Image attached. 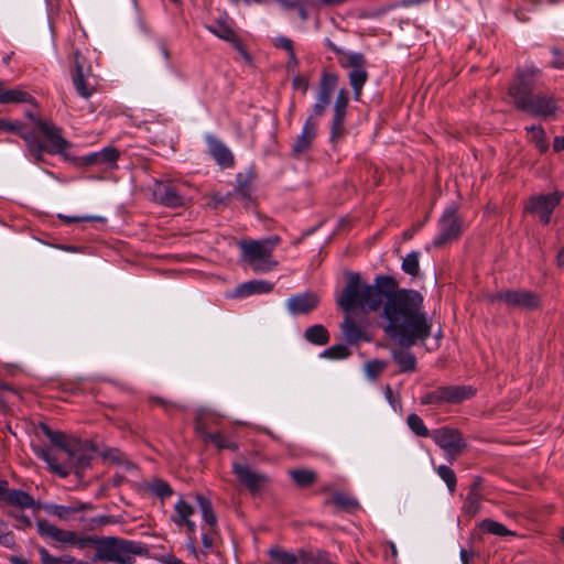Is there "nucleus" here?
<instances>
[{
    "instance_id": "obj_9",
    "label": "nucleus",
    "mask_w": 564,
    "mask_h": 564,
    "mask_svg": "<svg viewBox=\"0 0 564 564\" xmlns=\"http://www.w3.org/2000/svg\"><path fill=\"white\" fill-rule=\"evenodd\" d=\"M431 436L451 460L459 456L466 447L460 432L454 429L441 427L434 430Z\"/></svg>"
},
{
    "instance_id": "obj_11",
    "label": "nucleus",
    "mask_w": 564,
    "mask_h": 564,
    "mask_svg": "<svg viewBox=\"0 0 564 564\" xmlns=\"http://www.w3.org/2000/svg\"><path fill=\"white\" fill-rule=\"evenodd\" d=\"M474 390L468 387H442L422 398L423 404L458 403L469 399Z\"/></svg>"
},
{
    "instance_id": "obj_20",
    "label": "nucleus",
    "mask_w": 564,
    "mask_h": 564,
    "mask_svg": "<svg viewBox=\"0 0 564 564\" xmlns=\"http://www.w3.org/2000/svg\"><path fill=\"white\" fill-rule=\"evenodd\" d=\"M89 75V69L84 67V65L80 62L79 54L76 53L73 84L77 94L85 99H88L94 93L93 86L88 83Z\"/></svg>"
},
{
    "instance_id": "obj_30",
    "label": "nucleus",
    "mask_w": 564,
    "mask_h": 564,
    "mask_svg": "<svg viewBox=\"0 0 564 564\" xmlns=\"http://www.w3.org/2000/svg\"><path fill=\"white\" fill-rule=\"evenodd\" d=\"M37 552L43 564H84V561L72 555L53 556L44 547H39Z\"/></svg>"
},
{
    "instance_id": "obj_35",
    "label": "nucleus",
    "mask_w": 564,
    "mask_h": 564,
    "mask_svg": "<svg viewBox=\"0 0 564 564\" xmlns=\"http://www.w3.org/2000/svg\"><path fill=\"white\" fill-rule=\"evenodd\" d=\"M530 140L534 142L540 152H546L549 149V142L545 137V132L541 127L528 128Z\"/></svg>"
},
{
    "instance_id": "obj_50",
    "label": "nucleus",
    "mask_w": 564,
    "mask_h": 564,
    "mask_svg": "<svg viewBox=\"0 0 564 564\" xmlns=\"http://www.w3.org/2000/svg\"><path fill=\"white\" fill-rule=\"evenodd\" d=\"M47 510L50 513H52L61 519H65V518H67L68 514L77 512L79 509L73 508V507L61 506V505H53V506L48 507Z\"/></svg>"
},
{
    "instance_id": "obj_46",
    "label": "nucleus",
    "mask_w": 564,
    "mask_h": 564,
    "mask_svg": "<svg viewBox=\"0 0 564 564\" xmlns=\"http://www.w3.org/2000/svg\"><path fill=\"white\" fill-rule=\"evenodd\" d=\"M437 474L446 482L448 489L453 491L456 485L455 473L448 466L442 465L437 468Z\"/></svg>"
},
{
    "instance_id": "obj_17",
    "label": "nucleus",
    "mask_w": 564,
    "mask_h": 564,
    "mask_svg": "<svg viewBox=\"0 0 564 564\" xmlns=\"http://www.w3.org/2000/svg\"><path fill=\"white\" fill-rule=\"evenodd\" d=\"M152 195L155 202L169 207H176L183 204V197L176 187L169 182H155Z\"/></svg>"
},
{
    "instance_id": "obj_57",
    "label": "nucleus",
    "mask_w": 564,
    "mask_h": 564,
    "mask_svg": "<svg viewBox=\"0 0 564 564\" xmlns=\"http://www.w3.org/2000/svg\"><path fill=\"white\" fill-rule=\"evenodd\" d=\"M552 65L555 68L564 67V53L558 50H553V61Z\"/></svg>"
},
{
    "instance_id": "obj_42",
    "label": "nucleus",
    "mask_w": 564,
    "mask_h": 564,
    "mask_svg": "<svg viewBox=\"0 0 564 564\" xmlns=\"http://www.w3.org/2000/svg\"><path fill=\"white\" fill-rule=\"evenodd\" d=\"M344 120L345 116L334 115L330 130V140L333 142L338 141L345 134Z\"/></svg>"
},
{
    "instance_id": "obj_63",
    "label": "nucleus",
    "mask_w": 564,
    "mask_h": 564,
    "mask_svg": "<svg viewBox=\"0 0 564 564\" xmlns=\"http://www.w3.org/2000/svg\"><path fill=\"white\" fill-rule=\"evenodd\" d=\"M15 129L13 123L10 122H0V130L13 131Z\"/></svg>"
},
{
    "instance_id": "obj_29",
    "label": "nucleus",
    "mask_w": 564,
    "mask_h": 564,
    "mask_svg": "<svg viewBox=\"0 0 564 564\" xmlns=\"http://www.w3.org/2000/svg\"><path fill=\"white\" fill-rule=\"evenodd\" d=\"M2 501L12 503L20 508H30L34 503L33 498L26 492L21 490H9L8 488Z\"/></svg>"
},
{
    "instance_id": "obj_28",
    "label": "nucleus",
    "mask_w": 564,
    "mask_h": 564,
    "mask_svg": "<svg viewBox=\"0 0 564 564\" xmlns=\"http://www.w3.org/2000/svg\"><path fill=\"white\" fill-rule=\"evenodd\" d=\"M341 332L345 338L352 344L360 340H369L365 332L350 317H346L343 322Z\"/></svg>"
},
{
    "instance_id": "obj_21",
    "label": "nucleus",
    "mask_w": 564,
    "mask_h": 564,
    "mask_svg": "<svg viewBox=\"0 0 564 564\" xmlns=\"http://www.w3.org/2000/svg\"><path fill=\"white\" fill-rule=\"evenodd\" d=\"M338 83V76L333 73H327L323 75L321 83V91L318 95V99L314 105V112L317 116H322L330 100L332 93Z\"/></svg>"
},
{
    "instance_id": "obj_39",
    "label": "nucleus",
    "mask_w": 564,
    "mask_h": 564,
    "mask_svg": "<svg viewBox=\"0 0 564 564\" xmlns=\"http://www.w3.org/2000/svg\"><path fill=\"white\" fill-rule=\"evenodd\" d=\"M148 488L162 500L169 498L173 492L169 484L161 479H154L148 485Z\"/></svg>"
},
{
    "instance_id": "obj_27",
    "label": "nucleus",
    "mask_w": 564,
    "mask_h": 564,
    "mask_svg": "<svg viewBox=\"0 0 564 564\" xmlns=\"http://www.w3.org/2000/svg\"><path fill=\"white\" fill-rule=\"evenodd\" d=\"M270 562L268 564H297L300 563V552L294 554L280 546H272L268 550Z\"/></svg>"
},
{
    "instance_id": "obj_47",
    "label": "nucleus",
    "mask_w": 564,
    "mask_h": 564,
    "mask_svg": "<svg viewBox=\"0 0 564 564\" xmlns=\"http://www.w3.org/2000/svg\"><path fill=\"white\" fill-rule=\"evenodd\" d=\"M348 105V91L346 89L339 90L334 105V115L346 116V108Z\"/></svg>"
},
{
    "instance_id": "obj_51",
    "label": "nucleus",
    "mask_w": 564,
    "mask_h": 564,
    "mask_svg": "<svg viewBox=\"0 0 564 564\" xmlns=\"http://www.w3.org/2000/svg\"><path fill=\"white\" fill-rule=\"evenodd\" d=\"M36 527H37L40 534L51 538L53 540L55 539L56 532L58 530L57 527L51 524L50 522H47L45 520L37 521Z\"/></svg>"
},
{
    "instance_id": "obj_58",
    "label": "nucleus",
    "mask_w": 564,
    "mask_h": 564,
    "mask_svg": "<svg viewBox=\"0 0 564 564\" xmlns=\"http://www.w3.org/2000/svg\"><path fill=\"white\" fill-rule=\"evenodd\" d=\"M65 219L70 221H89V220H97V221H104L105 218L100 216H83V217H65Z\"/></svg>"
},
{
    "instance_id": "obj_10",
    "label": "nucleus",
    "mask_w": 564,
    "mask_h": 564,
    "mask_svg": "<svg viewBox=\"0 0 564 564\" xmlns=\"http://www.w3.org/2000/svg\"><path fill=\"white\" fill-rule=\"evenodd\" d=\"M562 197L563 194L560 192L546 195H534L529 198L525 205V212L536 216L542 223L547 224L550 221L551 214L560 204Z\"/></svg>"
},
{
    "instance_id": "obj_41",
    "label": "nucleus",
    "mask_w": 564,
    "mask_h": 564,
    "mask_svg": "<svg viewBox=\"0 0 564 564\" xmlns=\"http://www.w3.org/2000/svg\"><path fill=\"white\" fill-rule=\"evenodd\" d=\"M408 425L417 436H427L429 430L423 423L422 419L416 414H410L408 416Z\"/></svg>"
},
{
    "instance_id": "obj_32",
    "label": "nucleus",
    "mask_w": 564,
    "mask_h": 564,
    "mask_svg": "<svg viewBox=\"0 0 564 564\" xmlns=\"http://www.w3.org/2000/svg\"><path fill=\"white\" fill-rule=\"evenodd\" d=\"M300 563L301 564H335L333 563L326 553L321 551H305L300 550Z\"/></svg>"
},
{
    "instance_id": "obj_15",
    "label": "nucleus",
    "mask_w": 564,
    "mask_h": 564,
    "mask_svg": "<svg viewBox=\"0 0 564 564\" xmlns=\"http://www.w3.org/2000/svg\"><path fill=\"white\" fill-rule=\"evenodd\" d=\"M497 297L507 305L523 310H530L539 306V297L529 291H506L500 292Z\"/></svg>"
},
{
    "instance_id": "obj_25",
    "label": "nucleus",
    "mask_w": 564,
    "mask_h": 564,
    "mask_svg": "<svg viewBox=\"0 0 564 564\" xmlns=\"http://www.w3.org/2000/svg\"><path fill=\"white\" fill-rule=\"evenodd\" d=\"M394 344L398 345L395 341ZM399 346L401 348L391 349L394 361L399 365L401 371H413L415 369L416 360L414 355L408 349L411 346H403L400 344Z\"/></svg>"
},
{
    "instance_id": "obj_24",
    "label": "nucleus",
    "mask_w": 564,
    "mask_h": 564,
    "mask_svg": "<svg viewBox=\"0 0 564 564\" xmlns=\"http://www.w3.org/2000/svg\"><path fill=\"white\" fill-rule=\"evenodd\" d=\"M40 429L44 435L58 448L61 455H64L65 452L73 451L70 445L75 438H70L59 431H52L46 424H41Z\"/></svg>"
},
{
    "instance_id": "obj_22",
    "label": "nucleus",
    "mask_w": 564,
    "mask_h": 564,
    "mask_svg": "<svg viewBox=\"0 0 564 564\" xmlns=\"http://www.w3.org/2000/svg\"><path fill=\"white\" fill-rule=\"evenodd\" d=\"M273 284L263 280H251L238 285L231 296L247 297L253 294H264L271 292Z\"/></svg>"
},
{
    "instance_id": "obj_59",
    "label": "nucleus",
    "mask_w": 564,
    "mask_h": 564,
    "mask_svg": "<svg viewBox=\"0 0 564 564\" xmlns=\"http://www.w3.org/2000/svg\"><path fill=\"white\" fill-rule=\"evenodd\" d=\"M13 543L12 536L9 533H4L3 529L0 531V544L10 546Z\"/></svg>"
},
{
    "instance_id": "obj_33",
    "label": "nucleus",
    "mask_w": 564,
    "mask_h": 564,
    "mask_svg": "<svg viewBox=\"0 0 564 564\" xmlns=\"http://www.w3.org/2000/svg\"><path fill=\"white\" fill-rule=\"evenodd\" d=\"M31 99V96L21 89H7L3 87L1 93L0 104H18V102H28Z\"/></svg>"
},
{
    "instance_id": "obj_40",
    "label": "nucleus",
    "mask_w": 564,
    "mask_h": 564,
    "mask_svg": "<svg viewBox=\"0 0 564 564\" xmlns=\"http://www.w3.org/2000/svg\"><path fill=\"white\" fill-rule=\"evenodd\" d=\"M386 361L375 359L366 362L364 368L366 376L369 379L375 380L386 369Z\"/></svg>"
},
{
    "instance_id": "obj_37",
    "label": "nucleus",
    "mask_w": 564,
    "mask_h": 564,
    "mask_svg": "<svg viewBox=\"0 0 564 564\" xmlns=\"http://www.w3.org/2000/svg\"><path fill=\"white\" fill-rule=\"evenodd\" d=\"M419 258H420V253L416 251L409 253L403 259V262H402L403 271L413 276L417 275V273L420 271Z\"/></svg>"
},
{
    "instance_id": "obj_54",
    "label": "nucleus",
    "mask_w": 564,
    "mask_h": 564,
    "mask_svg": "<svg viewBox=\"0 0 564 564\" xmlns=\"http://www.w3.org/2000/svg\"><path fill=\"white\" fill-rule=\"evenodd\" d=\"M75 532L59 529L56 532L55 541L62 543L63 545H70L73 541Z\"/></svg>"
},
{
    "instance_id": "obj_45",
    "label": "nucleus",
    "mask_w": 564,
    "mask_h": 564,
    "mask_svg": "<svg viewBox=\"0 0 564 564\" xmlns=\"http://www.w3.org/2000/svg\"><path fill=\"white\" fill-rule=\"evenodd\" d=\"M480 496L477 492H470L465 501L464 510L470 517H474L480 508Z\"/></svg>"
},
{
    "instance_id": "obj_31",
    "label": "nucleus",
    "mask_w": 564,
    "mask_h": 564,
    "mask_svg": "<svg viewBox=\"0 0 564 564\" xmlns=\"http://www.w3.org/2000/svg\"><path fill=\"white\" fill-rule=\"evenodd\" d=\"M304 337L312 344L326 345L329 340L327 329L323 325H313L305 330Z\"/></svg>"
},
{
    "instance_id": "obj_13",
    "label": "nucleus",
    "mask_w": 564,
    "mask_h": 564,
    "mask_svg": "<svg viewBox=\"0 0 564 564\" xmlns=\"http://www.w3.org/2000/svg\"><path fill=\"white\" fill-rule=\"evenodd\" d=\"M518 100L520 109L543 118L554 117L558 109L556 101L550 96L538 95L529 100L521 97Z\"/></svg>"
},
{
    "instance_id": "obj_36",
    "label": "nucleus",
    "mask_w": 564,
    "mask_h": 564,
    "mask_svg": "<svg viewBox=\"0 0 564 564\" xmlns=\"http://www.w3.org/2000/svg\"><path fill=\"white\" fill-rule=\"evenodd\" d=\"M479 528L484 532H488L499 536L511 534V532L503 524L489 519L482 520L479 524Z\"/></svg>"
},
{
    "instance_id": "obj_18",
    "label": "nucleus",
    "mask_w": 564,
    "mask_h": 564,
    "mask_svg": "<svg viewBox=\"0 0 564 564\" xmlns=\"http://www.w3.org/2000/svg\"><path fill=\"white\" fill-rule=\"evenodd\" d=\"M317 134V123L313 118H307L305 121L302 132L296 137L292 151L293 154L300 156L306 153L316 138Z\"/></svg>"
},
{
    "instance_id": "obj_55",
    "label": "nucleus",
    "mask_w": 564,
    "mask_h": 564,
    "mask_svg": "<svg viewBox=\"0 0 564 564\" xmlns=\"http://www.w3.org/2000/svg\"><path fill=\"white\" fill-rule=\"evenodd\" d=\"M293 88L305 94L308 88V79L305 76L297 75L293 79Z\"/></svg>"
},
{
    "instance_id": "obj_4",
    "label": "nucleus",
    "mask_w": 564,
    "mask_h": 564,
    "mask_svg": "<svg viewBox=\"0 0 564 564\" xmlns=\"http://www.w3.org/2000/svg\"><path fill=\"white\" fill-rule=\"evenodd\" d=\"M200 511L202 517L207 525L210 524L212 514H210V505L209 501L205 498H198L197 508L188 502L187 500L180 498L174 506V513L172 516V521L178 527H186L188 532V550L196 555V539L194 538L196 531V524L193 521V517Z\"/></svg>"
},
{
    "instance_id": "obj_43",
    "label": "nucleus",
    "mask_w": 564,
    "mask_h": 564,
    "mask_svg": "<svg viewBox=\"0 0 564 564\" xmlns=\"http://www.w3.org/2000/svg\"><path fill=\"white\" fill-rule=\"evenodd\" d=\"M332 502L346 510H352L358 507V502L344 492L335 494L332 498Z\"/></svg>"
},
{
    "instance_id": "obj_23",
    "label": "nucleus",
    "mask_w": 564,
    "mask_h": 564,
    "mask_svg": "<svg viewBox=\"0 0 564 564\" xmlns=\"http://www.w3.org/2000/svg\"><path fill=\"white\" fill-rule=\"evenodd\" d=\"M214 162L221 169H234L236 160L232 151L223 142L214 140Z\"/></svg>"
},
{
    "instance_id": "obj_61",
    "label": "nucleus",
    "mask_w": 564,
    "mask_h": 564,
    "mask_svg": "<svg viewBox=\"0 0 564 564\" xmlns=\"http://www.w3.org/2000/svg\"><path fill=\"white\" fill-rule=\"evenodd\" d=\"M202 540H203V544L204 546L208 550L212 547V541L208 536V532L207 531H204L203 532V535H202Z\"/></svg>"
},
{
    "instance_id": "obj_26",
    "label": "nucleus",
    "mask_w": 564,
    "mask_h": 564,
    "mask_svg": "<svg viewBox=\"0 0 564 564\" xmlns=\"http://www.w3.org/2000/svg\"><path fill=\"white\" fill-rule=\"evenodd\" d=\"M118 158V150L112 147H107L98 152L88 154L86 162L89 164H105L106 166H112Z\"/></svg>"
},
{
    "instance_id": "obj_19",
    "label": "nucleus",
    "mask_w": 564,
    "mask_h": 564,
    "mask_svg": "<svg viewBox=\"0 0 564 564\" xmlns=\"http://www.w3.org/2000/svg\"><path fill=\"white\" fill-rule=\"evenodd\" d=\"M318 302L315 293H302L288 299L286 307L292 315L308 314L316 308Z\"/></svg>"
},
{
    "instance_id": "obj_56",
    "label": "nucleus",
    "mask_w": 564,
    "mask_h": 564,
    "mask_svg": "<svg viewBox=\"0 0 564 564\" xmlns=\"http://www.w3.org/2000/svg\"><path fill=\"white\" fill-rule=\"evenodd\" d=\"M214 445H216L219 448H228L235 451L237 448V445L228 440H226L221 435H214Z\"/></svg>"
},
{
    "instance_id": "obj_12",
    "label": "nucleus",
    "mask_w": 564,
    "mask_h": 564,
    "mask_svg": "<svg viewBox=\"0 0 564 564\" xmlns=\"http://www.w3.org/2000/svg\"><path fill=\"white\" fill-rule=\"evenodd\" d=\"M462 231V223L457 215V208L452 205L446 208L441 220H440V234L434 239L433 243L436 247H441L454 239H456Z\"/></svg>"
},
{
    "instance_id": "obj_2",
    "label": "nucleus",
    "mask_w": 564,
    "mask_h": 564,
    "mask_svg": "<svg viewBox=\"0 0 564 564\" xmlns=\"http://www.w3.org/2000/svg\"><path fill=\"white\" fill-rule=\"evenodd\" d=\"M70 452H65L61 459L59 456L55 455L51 448L47 447H34L35 454L43 459L50 467V469L62 477H66L72 470L85 469L91 459L90 449L86 444L75 440L70 445Z\"/></svg>"
},
{
    "instance_id": "obj_14",
    "label": "nucleus",
    "mask_w": 564,
    "mask_h": 564,
    "mask_svg": "<svg viewBox=\"0 0 564 564\" xmlns=\"http://www.w3.org/2000/svg\"><path fill=\"white\" fill-rule=\"evenodd\" d=\"M235 474L239 481L248 487L252 492L262 490L270 481L269 477L264 474L251 470L247 465L235 464Z\"/></svg>"
},
{
    "instance_id": "obj_6",
    "label": "nucleus",
    "mask_w": 564,
    "mask_h": 564,
    "mask_svg": "<svg viewBox=\"0 0 564 564\" xmlns=\"http://www.w3.org/2000/svg\"><path fill=\"white\" fill-rule=\"evenodd\" d=\"M278 243V238L260 241L240 242L243 259L258 273H267L278 267V261L272 259V251Z\"/></svg>"
},
{
    "instance_id": "obj_49",
    "label": "nucleus",
    "mask_w": 564,
    "mask_h": 564,
    "mask_svg": "<svg viewBox=\"0 0 564 564\" xmlns=\"http://www.w3.org/2000/svg\"><path fill=\"white\" fill-rule=\"evenodd\" d=\"M208 411L206 410H199L196 414L195 419V429L198 433H200L203 436L208 437V431H207V422L205 419H208Z\"/></svg>"
},
{
    "instance_id": "obj_62",
    "label": "nucleus",
    "mask_w": 564,
    "mask_h": 564,
    "mask_svg": "<svg viewBox=\"0 0 564 564\" xmlns=\"http://www.w3.org/2000/svg\"><path fill=\"white\" fill-rule=\"evenodd\" d=\"M7 487H8L7 480L0 479V500L1 501L3 500Z\"/></svg>"
},
{
    "instance_id": "obj_48",
    "label": "nucleus",
    "mask_w": 564,
    "mask_h": 564,
    "mask_svg": "<svg viewBox=\"0 0 564 564\" xmlns=\"http://www.w3.org/2000/svg\"><path fill=\"white\" fill-rule=\"evenodd\" d=\"M349 349L344 345L332 346L324 351V356L332 359H344L349 356Z\"/></svg>"
},
{
    "instance_id": "obj_53",
    "label": "nucleus",
    "mask_w": 564,
    "mask_h": 564,
    "mask_svg": "<svg viewBox=\"0 0 564 564\" xmlns=\"http://www.w3.org/2000/svg\"><path fill=\"white\" fill-rule=\"evenodd\" d=\"M98 541H95L93 538L89 536H78L76 533L73 536V541L70 545L77 546L78 549L83 550L89 545H95Z\"/></svg>"
},
{
    "instance_id": "obj_38",
    "label": "nucleus",
    "mask_w": 564,
    "mask_h": 564,
    "mask_svg": "<svg viewBox=\"0 0 564 564\" xmlns=\"http://www.w3.org/2000/svg\"><path fill=\"white\" fill-rule=\"evenodd\" d=\"M274 43H275L276 47L283 48L289 53L290 58L288 62V67L289 68L296 67L297 59H296L294 51H293V42L288 37L280 36V37L275 39Z\"/></svg>"
},
{
    "instance_id": "obj_7",
    "label": "nucleus",
    "mask_w": 564,
    "mask_h": 564,
    "mask_svg": "<svg viewBox=\"0 0 564 564\" xmlns=\"http://www.w3.org/2000/svg\"><path fill=\"white\" fill-rule=\"evenodd\" d=\"M540 70L533 66H525L518 70L513 84L509 88V96L513 104L519 108L518 98L524 100L531 99L530 95L539 80Z\"/></svg>"
},
{
    "instance_id": "obj_44",
    "label": "nucleus",
    "mask_w": 564,
    "mask_h": 564,
    "mask_svg": "<svg viewBox=\"0 0 564 564\" xmlns=\"http://www.w3.org/2000/svg\"><path fill=\"white\" fill-rule=\"evenodd\" d=\"M242 178H243L242 174H239L238 175V191L245 197H250L251 192H252V182L254 181L256 175L252 171H249L247 174V180L243 181Z\"/></svg>"
},
{
    "instance_id": "obj_1",
    "label": "nucleus",
    "mask_w": 564,
    "mask_h": 564,
    "mask_svg": "<svg viewBox=\"0 0 564 564\" xmlns=\"http://www.w3.org/2000/svg\"><path fill=\"white\" fill-rule=\"evenodd\" d=\"M395 290L397 283L390 276L379 275L373 284H368L358 273H350L337 303L346 312H375L382 306L387 335L400 345L413 346L431 335L432 323L422 310L423 297L419 292Z\"/></svg>"
},
{
    "instance_id": "obj_3",
    "label": "nucleus",
    "mask_w": 564,
    "mask_h": 564,
    "mask_svg": "<svg viewBox=\"0 0 564 564\" xmlns=\"http://www.w3.org/2000/svg\"><path fill=\"white\" fill-rule=\"evenodd\" d=\"M147 550L141 543L117 538H106L96 543V553L93 560L129 564L135 555H142Z\"/></svg>"
},
{
    "instance_id": "obj_8",
    "label": "nucleus",
    "mask_w": 564,
    "mask_h": 564,
    "mask_svg": "<svg viewBox=\"0 0 564 564\" xmlns=\"http://www.w3.org/2000/svg\"><path fill=\"white\" fill-rule=\"evenodd\" d=\"M339 63L344 68L349 69V83L352 87L355 99H359L362 86L368 79L364 56L355 53L345 54L340 57Z\"/></svg>"
},
{
    "instance_id": "obj_64",
    "label": "nucleus",
    "mask_w": 564,
    "mask_h": 564,
    "mask_svg": "<svg viewBox=\"0 0 564 564\" xmlns=\"http://www.w3.org/2000/svg\"><path fill=\"white\" fill-rule=\"evenodd\" d=\"M557 263L564 265V246L561 248L557 254Z\"/></svg>"
},
{
    "instance_id": "obj_34",
    "label": "nucleus",
    "mask_w": 564,
    "mask_h": 564,
    "mask_svg": "<svg viewBox=\"0 0 564 564\" xmlns=\"http://www.w3.org/2000/svg\"><path fill=\"white\" fill-rule=\"evenodd\" d=\"M289 475L301 487L310 486L316 480V474L310 469H293Z\"/></svg>"
},
{
    "instance_id": "obj_52",
    "label": "nucleus",
    "mask_w": 564,
    "mask_h": 564,
    "mask_svg": "<svg viewBox=\"0 0 564 564\" xmlns=\"http://www.w3.org/2000/svg\"><path fill=\"white\" fill-rule=\"evenodd\" d=\"M36 527H37L40 534L51 538L53 540L55 539L56 532L58 530L57 527L51 524L50 522H47L45 520L37 521Z\"/></svg>"
},
{
    "instance_id": "obj_60",
    "label": "nucleus",
    "mask_w": 564,
    "mask_h": 564,
    "mask_svg": "<svg viewBox=\"0 0 564 564\" xmlns=\"http://www.w3.org/2000/svg\"><path fill=\"white\" fill-rule=\"evenodd\" d=\"M553 149L555 152L564 150V137H555L553 142Z\"/></svg>"
},
{
    "instance_id": "obj_5",
    "label": "nucleus",
    "mask_w": 564,
    "mask_h": 564,
    "mask_svg": "<svg viewBox=\"0 0 564 564\" xmlns=\"http://www.w3.org/2000/svg\"><path fill=\"white\" fill-rule=\"evenodd\" d=\"M37 127L44 138V142L32 135H24L28 150L36 162L42 161L43 152L50 154H63L69 143L61 135L59 129L51 122L40 120Z\"/></svg>"
},
{
    "instance_id": "obj_16",
    "label": "nucleus",
    "mask_w": 564,
    "mask_h": 564,
    "mask_svg": "<svg viewBox=\"0 0 564 564\" xmlns=\"http://www.w3.org/2000/svg\"><path fill=\"white\" fill-rule=\"evenodd\" d=\"M214 34L219 39L230 43L237 51H239L246 58L248 54L243 50L238 33L234 29L232 21L227 14L220 17L214 24Z\"/></svg>"
}]
</instances>
